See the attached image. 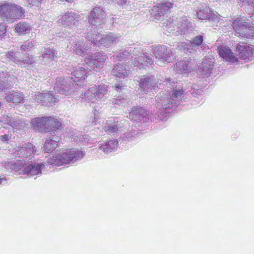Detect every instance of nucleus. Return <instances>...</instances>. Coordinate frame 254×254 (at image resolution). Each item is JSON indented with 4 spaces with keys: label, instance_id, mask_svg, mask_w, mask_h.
I'll return each instance as SVG.
<instances>
[{
    "label": "nucleus",
    "instance_id": "1",
    "mask_svg": "<svg viewBox=\"0 0 254 254\" xmlns=\"http://www.w3.org/2000/svg\"><path fill=\"white\" fill-rule=\"evenodd\" d=\"M66 77L58 76L56 78L54 89L56 92L65 95H70L74 91L75 86H83L85 84V76L87 72L82 66H76L73 64L65 65Z\"/></svg>",
    "mask_w": 254,
    "mask_h": 254
},
{
    "label": "nucleus",
    "instance_id": "2",
    "mask_svg": "<svg viewBox=\"0 0 254 254\" xmlns=\"http://www.w3.org/2000/svg\"><path fill=\"white\" fill-rule=\"evenodd\" d=\"M66 77L58 76L56 78L54 89L56 92L65 95H70L74 91L75 86H83L85 84V76L87 72L82 66H76L73 64L65 65Z\"/></svg>",
    "mask_w": 254,
    "mask_h": 254
},
{
    "label": "nucleus",
    "instance_id": "3",
    "mask_svg": "<svg viewBox=\"0 0 254 254\" xmlns=\"http://www.w3.org/2000/svg\"><path fill=\"white\" fill-rule=\"evenodd\" d=\"M107 16L105 8L101 6H95L88 15V23L92 26L93 31L87 29L85 38L96 45H100L103 35L97 30L102 28V21Z\"/></svg>",
    "mask_w": 254,
    "mask_h": 254
},
{
    "label": "nucleus",
    "instance_id": "4",
    "mask_svg": "<svg viewBox=\"0 0 254 254\" xmlns=\"http://www.w3.org/2000/svg\"><path fill=\"white\" fill-rule=\"evenodd\" d=\"M108 88V85L97 83L81 94V102H91L89 105L94 107L91 104H94L96 101H105L109 97Z\"/></svg>",
    "mask_w": 254,
    "mask_h": 254
},
{
    "label": "nucleus",
    "instance_id": "5",
    "mask_svg": "<svg viewBox=\"0 0 254 254\" xmlns=\"http://www.w3.org/2000/svg\"><path fill=\"white\" fill-rule=\"evenodd\" d=\"M25 9L12 2H4L0 5V16L2 21L12 23L25 16Z\"/></svg>",
    "mask_w": 254,
    "mask_h": 254
},
{
    "label": "nucleus",
    "instance_id": "6",
    "mask_svg": "<svg viewBox=\"0 0 254 254\" xmlns=\"http://www.w3.org/2000/svg\"><path fill=\"white\" fill-rule=\"evenodd\" d=\"M84 155V153L81 150L72 148L48 158L47 162L51 165L62 166L67 164H72L81 159Z\"/></svg>",
    "mask_w": 254,
    "mask_h": 254
},
{
    "label": "nucleus",
    "instance_id": "7",
    "mask_svg": "<svg viewBox=\"0 0 254 254\" xmlns=\"http://www.w3.org/2000/svg\"><path fill=\"white\" fill-rule=\"evenodd\" d=\"M158 88L164 90L166 93H172V99H181L184 93L182 84L175 79L171 77H159Z\"/></svg>",
    "mask_w": 254,
    "mask_h": 254
},
{
    "label": "nucleus",
    "instance_id": "8",
    "mask_svg": "<svg viewBox=\"0 0 254 254\" xmlns=\"http://www.w3.org/2000/svg\"><path fill=\"white\" fill-rule=\"evenodd\" d=\"M181 99H172V95L165 92H159L155 97V106L158 110L164 112L165 114L170 113L173 109L181 104Z\"/></svg>",
    "mask_w": 254,
    "mask_h": 254
},
{
    "label": "nucleus",
    "instance_id": "9",
    "mask_svg": "<svg viewBox=\"0 0 254 254\" xmlns=\"http://www.w3.org/2000/svg\"><path fill=\"white\" fill-rule=\"evenodd\" d=\"M252 22L245 18H237L233 22L235 35L238 37L250 39L254 37V27Z\"/></svg>",
    "mask_w": 254,
    "mask_h": 254
},
{
    "label": "nucleus",
    "instance_id": "10",
    "mask_svg": "<svg viewBox=\"0 0 254 254\" xmlns=\"http://www.w3.org/2000/svg\"><path fill=\"white\" fill-rule=\"evenodd\" d=\"M35 146L29 142H23L19 143L14 152V155L17 160L12 166V170L15 167V164L18 162L24 163L23 161L26 159H31L32 155L36 153V150L35 149Z\"/></svg>",
    "mask_w": 254,
    "mask_h": 254
},
{
    "label": "nucleus",
    "instance_id": "11",
    "mask_svg": "<svg viewBox=\"0 0 254 254\" xmlns=\"http://www.w3.org/2000/svg\"><path fill=\"white\" fill-rule=\"evenodd\" d=\"M46 165L45 162H33L29 165H26L24 163L18 162L15 164V167L13 170L16 172H18L19 174H25L29 177L39 175L42 174V170L44 169Z\"/></svg>",
    "mask_w": 254,
    "mask_h": 254
},
{
    "label": "nucleus",
    "instance_id": "12",
    "mask_svg": "<svg viewBox=\"0 0 254 254\" xmlns=\"http://www.w3.org/2000/svg\"><path fill=\"white\" fill-rule=\"evenodd\" d=\"M152 49L153 54L156 59V64L160 66H162V64L171 62L176 58L171 49L165 45L153 46Z\"/></svg>",
    "mask_w": 254,
    "mask_h": 254
},
{
    "label": "nucleus",
    "instance_id": "13",
    "mask_svg": "<svg viewBox=\"0 0 254 254\" xmlns=\"http://www.w3.org/2000/svg\"><path fill=\"white\" fill-rule=\"evenodd\" d=\"M159 77L154 75L146 74L140 79L139 87L140 91L145 94L153 93L158 88Z\"/></svg>",
    "mask_w": 254,
    "mask_h": 254
},
{
    "label": "nucleus",
    "instance_id": "14",
    "mask_svg": "<svg viewBox=\"0 0 254 254\" xmlns=\"http://www.w3.org/2000/svg\"><path fill=\"white\" fill-rule=\"evenodd\" d=\"M127 121L119 118H111L106 121L103 128L109 134H117L126 127Z\"/></svg>",
    "mask_w": 254,
    "mask_h": 254
},
{
    "label": "nucleus",
    "instance_id": "15",
    "mask_svg": "<svg viewBox=\"0 0 254 254\" xmlns=\"http://www.w3.org/2000/svg\"><path fill=\"white\" fill-rule=\"evenodd\" d=\"M80 16L71 10L66 12L58 21L59 24L65 28L73 29L77 28L81 23Z\"/></svg>",
    "mask_w": 254,
    "mask_h": 254
},
{
    "label": "nucleus",
    "instance_id": "16",
    "mask_svg": "<svg viewBox=\"0 0 254 254\" xmlns=\"http://www.w3.org/2000/svg\"><path fill=\"white\" fill-rule=\"evenodd\" d=\"M174 3L171 1L165 0L157 3L151 9V15L152 17L157 20L164 18L165 15L170 12L173 8Z\"/></svg>",
    "mask_w": 254,
    "mask_h": 254
},
{
    "label": "nucleus",
    "instance_id": "17",
    "mask_svg": "<svg viewBox=\"0 0 254 254\" xmlns=\"http://www.w3.org/2000/svg\"><path fill=\"white\" fill-rule=\"evenodd\" d=\"M196 14L200 20H208L213 25L219 21V17L205 4H200L198 6Z\"/></svg>",
    "mask_w": 254,
    "mask_h": 254
},
{
    "label": "nucleus",
    "instance_id": "18",
    "mask_svg": "<svg viewBox=\"0 0 254 254\" xmlns=\"http://www.w3.org/2000/svg\"><path fill=\"white\" fill-rule=\"evenodd\" d=\"M107 56L103 52H95L92 53L87 59V64L94 70L96 68H101L103 67Z\"/></svg>",
    "mask_w": 254,
    "mask_h": 254
},
{
    "label": "nucleus",
    "instance_id": "19",
    "mask_svg": "<svg viewBox=\"0 0 254 254\" xmlns=\"http://www.w3.org/2000/svg\"><path fill=\"white\" fill-rule=\"evenodd\" d=\"M236 49L240 57L247 62L252 61L254 57V48L253 45L240 43L237 45Z\"/></svg>",
    "mask_w": 254,
    "mask_h": 254
},
{
    "label": "nucleus",
    "instance_id": "20",
    "mask_svg": "<svg viewBox=\"0 0 254 254\" xmlns=\"http://www.w3.org/2000/svg\"><path fill=\"white\" fill-rule=\"evenodd\" d=\"M162 26L164 33L167 35H180L179 33L180 30V19L179 20L173 19L169 18L168 20H166L163 22Z\"/></svg>",
    "mask_w": 254,
    "mask_h": 254
},
{
    "label": "nucleus",
    "instance_id": "21",
    "mask_svg": "<svg viewBox=\"0 0 254 254\" xmlns=\"http://www.w3.org/2000/svg\"><path fill=\"white\" fill-rule=\"evenodd\" d=\"M57 52L53 48H45L42 51V55L38 57V64H47L52 61L57 60Z\"/></svg>",
    "mask_w": 254,
    "mask_h": 254
},
{
    "label": "nucleus",
    "instance_id": "22",
    "mask_svg": "<svg viewBox=\"0 0 254 254\" xmlns=\"http://www.w3.org/2000/svg\"><path fill=\"white\" fill-rule=\"evenodd\" d=\"M147 112L145 109L140 106H134L132 108L129 114V118L133 122L144 124L146 121Z\"/></svg>",
    "mask_w": 254,
    "mask_h": 254
},
{
    "label": "nucleus",
    "instance_id": "23",
    "mask_svg": "<svg viewBox=\"0 0 254 254\" xmlns=\"http://www.w3.org/2000/svg\"><path fill=\"white\" fill-rule=\"evenodd\" d=\"M111 73L119 78L127 80L130 74V66L127 64L118 63L114 66Z\"/></svg>",
    "mask_w": 254,
    "mask_h": 254
},
{
    "label": "nucleus",
    "instance_id": "24",
    "mask_svg": "<svg viewBox=\"0 0 254 254\" xmlns=\"http://www.w3.org/2000/svg\"><path fill=\"white\" fill-rule=\"evenodd\" d=\"M33 99L37 103L49 106L55 104L56 102V98L52 94L49 92H38L34 94Z\"/></svg>",
    "mask_w": 254,
    "mask_h": 254
},
{
    "label": "nucleus",
    "instance_id": "25",
    "mask_svg": "<svg viewBox=\"0 0 254 254\" xmlns=\"http://www.w3.org/2000/svg\"><path fill=\"white\" fill-rule=\"evenodd\" d=\"M214 59L212 57H206L198 67L199 72L203 77H208L212 73Z\"/></svg>",
    "mask_w": 254,
    "mask_h": 254
},
{
    "label": "nucleus",
    "instance_id": "26",
    "mask_svg": "<svg viewBox=\"0 0 254 254\" xmlns=\"http://www.w3.org/2000/svg\"><path fill=\"white\" fill-rule=\"evenodd\" d=\"M2 73H0V91L11 88L17 80L16 77L13 74L4 73L3 71Z\"/></svg>",
    "mask_w": 254,
    "mask_h": 254
},
{
    "label": "nucleus",
    "instance_id": "27",
    "mask_svg": "<svg viewBox=\"0 0 254 254\" xmlns=\"http://www.w3.org/2000/svg\"><path fill=\"white\" fill-rule=\"evenodd\" d=\"M180 35H182L184 38H189L191 33H192L194 26L192 22L188 20L186 18L180 19Z\"/></svg>",
    "mask_w": 254,
    "mask_h": 254
},
{
    "label": "nucleus",
    "instance_id": "28",
    "mask_svg": "<svg viewBox=\"0 0 254 254\" xmlns=\"http://www.w3.org/2000/svg\"><path fill=\"white\" fill-rule=\"evenodd\" d=\"M167 114L159 110H154L153 112L150 114H146V121L144 124L148 126L150 123H158L160 121L165 122L167 120Z\"/></svg>",
    "mask_w": 254,
    "mask_h": 254
},
{
    "label": "nucleus",
    "instance_id": "29",
    "mask_svg": "<svg viewBox=\"0 0 254 254\" xmlns=\"http://www.w3.org/2000/svg\"><path fill=\"white\" fill-rule=\"evenodd\" d=\"M119 141L117 139L108 140L104 142L99 143V149L105 154H109L117 150Z\"/></svg>",
    "mask_w": 254,
    "mask_h": 254
},
{
    "label": "nucleus",
    "instance_id": "30",
    "mask_svg": "<svg viewBox=\"0 0 254 254\" xmlns=\"http://www.w3.org/2000/svg\"><path fill=\"white\" fill-rule=\"evenodd\" d=\"M176 71L178 73L187 76L192 68L190 61L184 58L183 60L178 62L175 66Z\"/></svg>",
    "mask_w": 254,
    "mask_h": 254
},
{
    "label": "nucleus",
    "instance_id": "31",
    "mask_svg": "<svg viewBox=\"0 0 254 254\" xmlns=\"http://www.w3.org/2000/svg\"><path fill=\"white\" fill-rule=\"evenodd\" d=\"M31 124L36 132H47V117L34 118L31 120Z\"/></svg>",
    "mask_w": 254,
    "mask_h": 254
},
{
    "label": "nucleus",
    "instance_id": "32",
    "mask_svg": "<svg viewBox=\"0 0 254 254\" xmlns=\"http://www.w3.org/2000/svg\"><path fill=\"white\" fill-rule=\"evenodd\" d=\"M154 63V59L149 56L146 52H142L140 54V58L135 61V64L139 68H145V66L151 65Z\"/></svg>",
    "mask_w": 254,
    "mask_h": 254
},
{
    "label": "nucleus",
    "instance_id": "33",
    "mask_svg": "<svg viewBox=\"0 0 254 254\" xmlns=\"http://www.w3.org/2000/svg\"><path fill=\"white\" fill-rule=\"evenodd\" d=\"M47 132H58L61 131L63 127L62 123L54 117H47Z\"/></svg>",
    "mask_w": 254,
    "mask_h": 254
},
{
    "label": "nucleus",
    "instance_id": "34",
    "mask_svg": "<svg viewBox=\"0 0 254 254\" xmlns=\"http://www.w3.org/2000/svg\"><path fill=\"white\" fill-rule=\"evenodd\" d=\"M218 53L220 56L226 62L234 63L238 61L237 58L228 47L221 46L218 49Z\"/></svg>",
    "mask_w": 254,
    "mask_h": 254
},
{
    "label": "nucleus",
    "instance_id": "35",
    "mask_svg": "<svg viewBox=\"0 0 254 254\" xmlns=\"http://www.w3.org/2000/svg\"><path fill=\"white\" fill-rule=\"evenodd\" d=\"M120 34L110 32L105 36L103 35L100 46L106 47H110L112 44L118 42L120 41Z\"/></svg>",
    "mask_w": 254,
    "mask_h": 254
},
{
    "label": "nucleus",
    "instance_id": "36",
    "mask_svg": "<svg viewBox=\"0 0 254 254\" xmlns=\"http://www.w3.org/2000/svg\"><path fill=\"white\" fill-rule=\"evenodd\" d=\"M73 52L78 56H83L89 49V47L83 40H75L72 45Z\"/></svg>",
    "mask_w": 254,
    "mask_h": 254
},
{
    "label": "nucleus",
    "instance_id": "37",
    "mask_svg": "<svg viewBox=\"0 0 254 254\" xmlns=\"http://www.w3.org/2000/svg\"><path fill=\"white\" fill-rule=\"evenodd\" d=\"M31 25L25 21H20L14 26V31L18 35H23L30 33Z\"/></svg>",
    "mask_w": 254,
    "mask_h": 254
},
{
    "label": "nucleus",
    "instance_id": "38",
    "mask_svg": "<svg viewBox=\"0 0 254 254\" xmlns=\"http://www.w3.org/2000/svg\"><path fill=\"white\" fill-rule=\"evenodd\" d=\"M23 93L20 91H11L5 97L6 100L8 102L18 104L22 102L23 99Z\"/></svg>",
    "mask_w": 254,
    "mask_h": 254
},
{
    "label": "nucleus",
    "instance_id": "39",
    "mask_svg": "<svg viewBox=\"0 0 254 254\" xmlns=\"http://www.w3.org/2000/svg\"><path fill=\"white\" fill-rule=\"evenodd\" d=\"M70 137L73 141L78 144H86L89 141L88 135L82 134L80 132L73 131L70 133Z\"/></svg>",
    "mask_w": 254,
    "mask_h": 254
},
{
    "label": "nucleus",
    "instance_id": "40",
    "mask_svg": "<svg viewBox=\"0 0 254 254\" xmlns=\"http://www.w3.org/2000/svg\"><path fill=\"white\" fill-rule=\"evenodd\" d=\"M23 55L22 52H9L6 55V58L18 65H22L24 61Z\"/></svg>",
    "mask_w": 254,
    "mask_h": 254
},
{
    "label": "nucleus",
    "instance_id": "41",
    "mask_svg": "<svg viewBox=\"0 0 254 254\" xmlns=\"http://www.w3.org/2000/svg\"><path fill=\"white\" fill-rule=\"evenodd\" d=\"M59 141V139L58 138L57 140L47 139L44 145V151L47 153H51L54 151L58 146Z\"/></svg>",
    "mask_w": 254,
    "mask_h": 254
},
{
    "label": "nucleus",
    "instance_id": "42",
    "mask_svg": "<svg viewBox=\"0 0 254 254\" xmlns=\"http://www.w3.org/2000/svg\"><path fill=\"white\" fill-rule=\"evenodd\" d=\"M37 45V42L35 40L32 39L28 40L23 44L20 45L19 48L23 51H29Z\"/></svg>",
    "mask_w": 254,
    "mask_h": 254
},
{
    "label": "nucleus",
    "instance_id": "43",
    "mask_svg": "<svg viewBox=\"0 0 254 254\" xmlns=\"http://www.w3.org/2000/svg\"><path fill=\"white\" fill-rule=\"evenodd\" d=\"M24 61L23 64H30L35 65L36 64H38V60L37 57H33L29 55L28 53H24Z\"/></svg>",
    "mask_w": 254,
    "mask_h": 254
},
{
    "label": "nucleus",
    "instance_id": "44",
    "mask_svg": "<svg viewBox=\"0 0 254 254\" xmlns=\"http://www.w3.org/2000/svg\"><path fill=\"white\" fill-rule=\"evenodd\" d=\"M24 123L23 121L19 119L18 117H11L9 126L13 128L20 129L23 127Z\"/></svg>",
    "mask_w": 254,
    "mask_h": 254
},
{
    "label": "nucleus",
    "instance_id": "45",
    "mask_svg": "<svg viewBox=\"0 0 254 254\" xmlns=\"http://www.w3.org/2000/svg\"><path fill=\"white\" fill-rule=\"evenodd\" d=\"M131 52V50H130L129 51L127 50H123L122 52L112 56V58H113L114 60L115 59L119 61H124V59L126 58V57L130 56Z\"/></svg>",
    "mask_w": 254,
    "mask_h": 254
},
{
    "label": "nucleus",
    "instance_id": "46",
    "mask_svg": "<svg viewBox=\"0 0 254 254\" xmlns=\"http://www.w3.org/2000/svg\"><path fill=\"white\" fill-rule=\"evenodd\" d=\"M135 134L131 130L129 132H127L122 134L120 137L119 141H129L131 140L132 137L134 136Z\"/></svg>",
    "mask_w": 254,
    "mask_h": 254
},
{
    "label": "nucleus",
    "instance_id": "47",
    "mask_svg": "<svg viewBox=\"0 0 254 254\" xmlns=\"http://www.w3.org/2000/svg\"><path fill=\"white\" fill-rule=\"evenodd\" d=\"M128 102L129 100L127 98L125 97L121 98L118 96L117 98L114 100L113 103L119 106H126L127 105Z\"/></svg>",
    "mask_w": 254,
    "mask_h": 254
},
{
    "label": "nucleus",
    "instance_id": "48",
    "mask_svg": "<svg viewBox=\"0 0 254 254\" xmlns=\"http://www.w3.org/2000/svg\"><path fill=\"white\" fill-rule=\"evenodd\" d=\"M203 41L202 35H198L193 38L191 41V45L193 47L200 46L202 44Z\"/></svg>",
    "mask_w": 254,
    "mask_h": 254
},
{
    "label": "nucleus",
    "instance_id": "49",
    "mask_svg": "<svg viewBox=\"0 0 254 254\" xmlns=\"http://www.w3.org/2000/svg\"><path fill=\"white\" fill-rule=\"evenodd\" d=\"M11 133L4 134L0 135V143L8 144L11 139Z\"/></svg>",
    "mask_w": 254,
    "mask_h": 254
},
{
    "label": "nucleus",
    "instance_id": "50",
    "mask_svg": "<svg viewBox=\"0 0 254 254\" xmlns=\"http://www.w3.org/2000/svg\"><path fill=\"white\" fill-rule=\"evenodd\" d=\"M6 32V28L4 23H0V40L5 36Z\"/></svg>",
    "mask_w": 254,
    "mask_h": 254
},
{
    "label": "nucleus",
    "instance_id": "51",
    "mask_svg": "<svg viewBox=\"0 0 254 254\" xmlns=\"http://www.w3.org/2000/svg\"><path fill=\"white\" fill-rule=\"evenodd\" d=\"M11 117L8 115H5L0 117V122L4 124L9 125Z\"/></svg>",
    "mask_w": 254,
    "mask_h": 254
},
{
    "label": "nucleus",
    "instance_id": "52",
    "mask_svg": "<svg viewBox=\"0 0 254 254\" xmlns=\"http://www.w3.org/2000/svg\"><path fill=\"white\" fill-rule=\"evenodd\" d=\"M125 85L122 82L121 83H116L113 87L115 88V90L117 92H121L125 89Z\"/></svg>",
    "mask_w": 254,
    "mask_h": 254
},
{
    "label": "nucleus",
    "instance_id": "53",
    "mask_svg": "<svg viewBox=\"0 0 254 254\" xmlns=\"http://www.w3.org/2000/svg\"><path fill=\"white\" fill-rule=\"evenodd\" d=\"M30 5L39 6L43 0H26Z\"/></svg>",
    "mask_w": 254,
    "mask_h": 254
},
{
    "label": "nucleus",
    "instance_id": "54",
    "mask_svg": "<svg viewBox=\"0 0 254 254\" xmlns=\"http://www.w3.org/2000/svg\"><path fill=\"white\" fill-rule=\"evenodd\" d=\"M242 3L243 5H250V4L253 3V0H239Z\"/></svg>",
    "mask_w": 254,
    "mask_h": 254
},
{
    "label": "nucleus",
    "instance_id": "55",
    "mask_svg": "<svg viewBox=\"0 0 254 254\" xmlns=\"http://www.w3.org/2000/svg\"><path fill=\"white\" fill-rule=\"evenodd\" d=\"M193 99L191 100L192 101V104L194 105H197L198 103H194V101H196V100H195V98L194 95H193Z\"/></svg>",
    "mask_w": 254,
    "mask_h": 254
},
{
    "label": "nucleus",
    "instance_id": "56",
    "mask_svg": "<svg viewBox=\"0 0 254 254\" xmlns=\"http://www.w3.org/2000/svg\"><path fill=\"white\" fill-rule=\"evenodd\" d=\"M113 2L116 3H119L120 2L122 1L123 0H111Z\"/></svg>",
    "mask_w": 254,
    "mask_h": 254
},
{
    "label": "nucleus",
    "instance_id": "57",
    "mask_svg": "<svg viewBox=\"0 0 254 254\" xmlns=\"http://www.w3.org/2000/svg\"><path fill=\"white\" fill-rule=\"evenodd\" d=\"M4 180H5L4 178L0 176V185L2 184V181Z\"/></svg>",
    "mask_w": 254,
    "mask_h": 254
},
{
    "label": "nucleus",
    "instance_id": "58",
    "mask_svg": "<svg viewBox=\"0 0 254 254\" xmlns=\"http://www.w3.org/2000/svg\"><path fill=\"white\" fill-rule=\"evenodd\" d=\"M252 2L253 3L250 4L249 6H251L253 8V11H254V0H253Z\"/></svg>",
    "mask_w": 254,
    "mask_h": 254
},
{
    "label": "nucleus",
    "instance_id": "59",
    "mask_svg": "<svg viewBox=\"0 0 254 254\" xmlns=\"http://www.w3.org/2000/svg\"><path fill=\"white\" fill-rule=\"evenodd\" d=\"M202 99L201 96L199 95V96L197 98V100L199 101V102L200 101V100Z\"/></svg>",
    "mask_w": 254,
    "mask_h": 254
},
{
    "label": "nucleus",
    "instance_id": "60",
    "mask_svg": "<svg viewBox=\"0 0 254 254\" xmlns=\"http://www.w3.org/2000/svg\"><path fill=\"white\" fill-rule=\"evenodd\" d=\"M251 17L252 20H254V13L252 14V15L251 16Z\"/></svg>",
    "mask_w": 254,
    "mask_h": 254
},
{
    "label": "nucleus",
    "instance_id": "61",
    "mask_svg": "<svg viewBox=\"0 0 254 254\" xmlns=\"http://www.w3.org/2000/svg\"><path fill=\"white\" fill-rule=\"evenodd\" d=\"M114 18H113V21H114ZM113 23H114V21H113Z\"/></svg>",
    "mask_w": 254,
    "mask_h": 254
},
{
    "label": "nucleus",
    "instance_id": "62",
    "mask_svg": "<svg viewBox=\"0 0 254 254\" xmlns=\"http://www.w3.org/2000/svg\"><path fill=\"white\" fill-rule=\"evenodd\" d=\"M184 46H185L183 44H182V47H183Z\"/></svg>",
    "mask_w": 254,
    "mask_h": 254
}]
</instances>
